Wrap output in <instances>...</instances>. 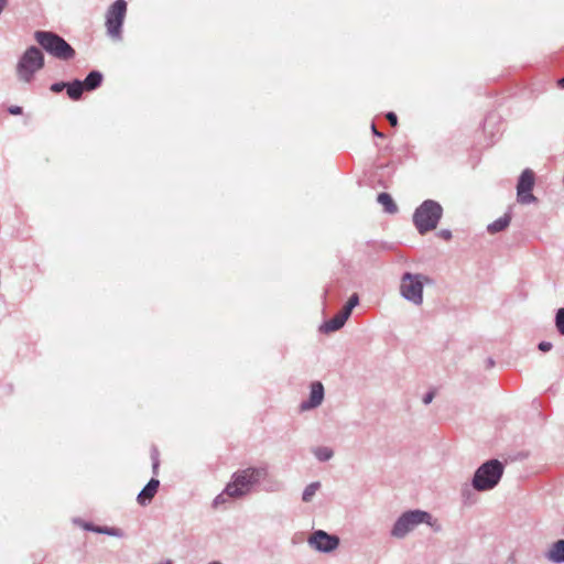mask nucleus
<instances>
[{
	"mask_svg": "<svg viewBox=\"0 0 564 564\" xmlns=\"http://www.w3.org/2000/svg\"><path fill=\"white\" fill-rule=\"evenodd\" d=\"M503 474V465L491 459L477 468L473 478V487L478 491H487L495 488Z\"/></svg>",
	"mask_w": 564,
	"mask_h": 564,
	"instance_id": "20e7f679",
	"label": "nucleus"
},
{
	"mask_svg": "<svg viewBox=\"0 0 564 564\" xmlns=\"http://www.w3.org/2000/svg\"><path fill=\"white\" fill-rule=\"evenodd\" d=\"M421 523H426L434 532H440L442 530V525L437 519L433 518V516L427 511L417 509L406 511L400 516L391 530V534L395 538L402 539Z\"/></svg>",
	"mask_w": 564,
	"mask_h": 564,
	"instance_id": "f257e3e1",
	"label": "nucleus"
},
{
	"mask_svg": "<svg viewBox=\"0 0 564 564\" xmlns=\"http://www.w3.org/2000/svg\"><path fill=\"white\" fill-rule=\"evenodd\" d=\"M561 85L564 87V77L561 79Z\"/></svg>",
	"mask_w": 564,
	"mask_h": 564,
	"instance_id": "473e14b6",
	"label": "nucleus"
},
{
	"mask_svg": "<svg viewBox=\"0 0 564 564\" xmlns=\"http://www.w3.org/2000/svg\"><path fill=\"white\" fill-rule=\"evenodd\" d=\"M398 117L394 112L390 111V127L397 126Z\"/></svg>",
	"mask_w": 564,
	"mask_h": 564,
	"instance_id": "bb28decb",
	"label": "nucleus"
},
{
	"mask_svg": "<svg viewBox=\"0 0 564 564\" xmlns=\"http://www.w3.org/2000/svg\"><path fill=\"white\" fill-rule=\"evenodd\" d=\"M315 455L319 460H327L333 456V452L328 447H318L315 449Z\"/></svg>",
	"mask_w": 564,
	"mask_h": 564,
	"instance_id": "aec40b11",
	"label": "nucleus"
},
{
	"mask_svg": "<svg viewBox=\"0 0 564 564\" xmlns=\"http://www.w3.org/2000/svg\"><path fill=\"white\" fill-rule=\"evenodd\" d=\"M324 399V387L319 381L311 384V393L308 401L302 402L300 405L301 411H306L318 406Z\"/></svg>",
	"mask_w": 564,
	"mask_h": 564,
	"instance_id": "9b49d317",
	"label": "nucleus"
},
{
	"mask_svg": "<svg viewBox=\"0 0 564 564\" xmlns=\"http://www.w3.org/2000/svg\"><path fill=\"white\" fill-rule=\"evenodd\" d=\"M378 202L388 210V193L383 192L378 195Z\"/></svg>",
	"mask_w": 564,
	"mask_h": 564,
	"instance_id": "4be33fe9",
	"label": "nucleus"
},
{
	"mask_svg": "<svg viewBox=\"0 0 564 564\" xmlns=\"http://www.w3.org/2000/svg\"><path fill=\"white\" fill-rule=\"evenodd\" d=\"M268 475L265 468H247L234 474L232 481L226 486L225 495L238 498L248 494L251 487Z\"/></svg>",
	"mask_w": 564,
	"mask_h": 564,
	"instance_id": "f03ea898",
	"label": "nucleus"
},
{
	"mask_svg": "<svg viewBox=\"0 0 564 564\" xmlns=\"http://www.w3.org/2000/svg\"><path fill=\"white\" fill-rule=\"evenodd\" d=\"M7 2H8V0H0V13L4 9V7L7 6Z\"/></svg>",
	"mask_w": 564,
	"mask_h": 564,
	"instance_id": "7c9ffc66",
	"label": "nucleus"
},
{
	"mask_svg": "<svg viewBox=\"0 0 564 564\" xmlns=\"http://www.w3.org/2000/svg\"><path fill=\"white\" fill-rule=\"evenodd\" d=\"M434 399V392L433 391H430L427 392L424 397H423V403L424 404H430Z\"/></svg>",
	"mask_w": 564,
	"mask_h": 564,
	"instance_id": "a878e982",
	"label": "nucleus"
},
{
	"mask_svg": "<svg viewBox=\"0 0 564 564\" xmlns=\"http://www.w3.org/2000/svg\"><path fill=\"white\" fill-rule=\"evenodd\" d=\"M37 43L56 58L67 61L74 57V48L61 36L46 31L35 32Z\"/></svg>",
	"mask_w": 564,
	"mask_h": 564,
	"instance_id": "39448f33",
	"label": "nucleus"
},
{
	"mask_svg": "<svg viewBox=\"0 0 564 564\" xmlns=\"http://www.w3.org/2000/svg\"><path fill=\"white\" fill-rule=\"evenodd\" d=\"M166 564H171V563H166Z\"/></svg>",
	"mask_w": 564,
	"mask_h": 564,
	"instance_id": "f704fd0d",
	"label": "nucleus"
},
{
	"mask_svg": "<svg viewBox=\"0 0 564 564\" xmlns=\"http://www.w3.org/2000/svg\"><path fill=\"white\" fill-rule=\"evenodd\" d=\"M160 481L152 478L138 496V502L142 506L150 502L158 492Z\"/></svg>",
	"mask_w": 564,
	"mask_h": 564,
	"instance_id": "ddd939ff",
	"label": "nucleus"
},
{
	"mask_svg": "<svg viewBox=\"0 0 564 564\" xmlns=\"http://www.w3.org/2000/svg\"><path fill=\"white\" fill-rule=\"evenodd\" d=\"M67 84L65 83H55L51 86V90L54 93H61L64 88H66Z\"/></svg>",
	"mask_w": 564,
	"mask_h": 564,
	"instance_id": "5701e85b",
	"label": "nucleus"
},
{
	"mask_svg": "<svg viewBox=\"0 0 564 564\" xmlns=\"http://www.w3.org/2000/svg\"><path fill=\"white\" fill-rule=\"evenodd\" d=\"M544 556L552 563H564V540L552 543Z\"/></svg>",
	"mask_w": 564,
	"mask_h": 564,
	"instance_id": "f8f14e48",
	"label": "nucleus"
},
{
	"mask_svg": "<svg viewBox=\"0 0 564 564\" xmlns=\"http://www.w3.org/2000/svg\"><path fill=\"white\" fill-rule=\"evenodd\" d=\"M210 564H221V563H219V562H213V563H210Z\"/></svg>",
	"mask_w": 564,
	"mask_h": 564,
	"instance_id": "72a5a7b5",
	"label": "nucleus"
},
{
	"mask_svg": "<svg viewBox=\"0 0 564 564\" xmlns=\"http://www.w3.org/2000/svg\"><path fill=\"white\" fill-rule=\"evenodd\" d=\"M152 459H153V473H154V474H156V470H158V468H159V459H158V455H156V454H154V455H153V457H152Z\"/></svg>",
	"mask_w": 564,
	"mask_h": 564,
	"instance_id": "c85d7f7f",
	"label": "nucleus"
},
{
	"mask_svg": "<svg viewBox=\"0 0 564 564\" xmlns=\"http://www.w3.org/2000/svg\"><path fill=\"white\" fill-rule=\"evenodd\" d=\"M438 236L445 240H449L452 238V232L451 230L448 229H442L440 232H438Z\"/></svg>",
	"mask_w": 564,
	"mask_h": 564,
	"instance_id": "393cba45",
	"label": "nucleus"
},
{
	"mask_svg": "<svg viewBox=\"0 0 564 564\" xmlns=\"http://www.w3.org/2000/svg\"><path fill=\"white\" fill-rule=\"evenodd\" d=\"M371 129L377 135L383 138V133L378 132L375 124L371 126Z\"/></svg>",
	"mask_w": 564,
	"mask_h": 564,
	"instance_id": "2f4dec72",
	"label": "nucleus"
},
{
	"mask_svg": "<svg viewBox=\"0 0 564 564\" xmlns=\"http://www.w3.org/2000/svg\"><path fill=\"white\" fill-rule=\"evenodd\" d=\"M9 111L12 115H20L22 112V108L19 106H13L9 109Z\"/></svg>",
	"mask_w": 564,
	"mask_h": 564,
	"instance_id": "cd10ccee",
	"label": "nucleus"
},
{
	"mask_svg": "<svg viewBox=\"0 0 564 564\" xmlns=\"http://www.w3.org/2000/svg\"><path fill=\"white\" fill-rule=\"evenodd\" d=\"M319 486H321L319 482L310 484L303 492V500L305 502L311 501L312 498L314 497V495L316 494V491L318 490Z\"/></svg>",
	"mask_w": 564,
	"mask_h": 564,
	"instance_id": "a211bd4d",
	"label": "nucleus"
},
{
	"mask_svg": "<svg viewBox=\"0 0 564 564\" xmlns=\"http://www.w3.org/2000/svg\"><path fill=\"white\" fill-rule=\"evenodd\" d=\"M308 542L316 550L322 552H330L339 544V539L336 535H330L323 530L315 531Z\"/></svg>",
	"mask_w": 564,
	"mask_h": 564,
	"instance_id": "9d476101",
	"label": "nucleus"
},
{
	"mask_svg": "<svg viewBox=\"0 0 564 564\" xmlns=\"http://www.w3.org/2000/svg\"><path fill=\"white\" fill-rule=\"evenodd\" d=\"M348 317L349 315L340 310L333 318L324 323L322 329L325 333L336 332L344 326Z\"/></svg>",
	"mask_w": 564,
	"mask_h": 564,
	"instance_id": "4468645a",
	"label": "nucleus"
},
{
	"mask_svg": "<svg viewBox=\"0 0 564 564\" xmlns=\"http://www.w3.org/2000/svg\"><path fill=\"white\" fill-rule=\"evenodd\" d=\"M398 210V206L397 204L392 200V198L390 197V214H393Z\"/></svg>",
	"mask_w": 564,
	"mask_h": 564,
	"instance_id": "c756f323",
	"label": "nucleus"
},
{
	"mask_svg": "<svg viewBox=\"0 0 564 564\" xmlns=\"http://www.w3.org/2000/svg\"><path fill=\"white\" fill-rule=\"evenodd\" d=\"M534 185V174L531 170H524L519 178L517 185L518 202L521 204H531L536 200V197L531 194Z\"/></svg>",
	"mask_w": 564,
	"mask_h": 564,
	"instance_id": "1a4fd4ad",
	"label": "nucleus"
},
{
	"mask_svg": "<svg viewBox=\"0 0 564 564\" xmlns=\"http://www.w3.org/2000/svg\"><path fill=\"white\" fill-rule=\"evenodd\" d=\"M538 347L541 351L546 352L552 349L553 345L550 341H541Z\"/></svg>",
	"mask_w": 564,
	"mask_h": 564,
	"instance_id": "b1692460",
	"label": "nucleus"
},
{
	"mask_svg": "<svg viewBox=\"0 0 564 564\" xmlns=\"http://www.w3.org/2000/svg\"><path fill=\"white\" fill-rule=\"evenodd\" d=\"M510 221H511V216L509 214H505L503 216H501L497 220H495L491 224H489L487 226V230L490 234L500 232V231L505 230L509 226Z\"/></svg>",
	"mask_w": 564,
	"mask_h": 564,
	"instance_id": "2eb2a0df",
	"label": "nucleus"
},
{
	"mask_svg": "<svg viewBox=\"0 0 564 564\" xmlns=\"http://www.w3.org/2000/svg\"><path fill=\"white\" fill-rule=\"evenodd\" d=\"M102 80V75L99 72H90L83 82L84 88L87 90L96 89Z\"/></svg>",
	"mask_w": 564,
	"mask_h": 564,
	"instance_id": "dca6fc26",
	"label": "nucleus"
},
{
	"mask_svg": "<svg viewBox=\"0 0 564 564\" xmlns=\"http://www.w3.org/2000/svg\"><path fill=\"white\" fill-rule=\"evenodd\" d=\"M84 89V85L79 80L69 83L66 86L67 95L73 100H78L82 97Z\"/></svg>",
	"mask_w": 564,
	"mask_h": 564,
	"instance_id": "f3484780",
	"label": "nucleus"
},
{
	"mask_svg": "<svg viewBox=\"0 0 564 564\" xmlns=\"http://www.w3.org/2000/svg\"><path fill=\"white\" fill-rule=\"evenodd\" d=\"M431 279L424 274L404 273L400 283L401 295L412 304L420 306L423 303V286Z\"/></svg>",
	"mask_w": 564,
	"mask_h": 564,
	"instance_id": "423d86ee",
	"label": "nucleus"
},
{
	"mask_svg": "<svg viewBox=\"0 0 564 564\" xmlns=\"http://www.w3.org/2000/svg\"><path fill=\"white\" fill-rule=\"evenodd\" d=\"M127 12L124 0H117L107 11L106 26L108 34L113 39H120L121 26Z\"/></svg>",
	"mask_w": 564,
	"mask_h": 564,
	"instance_id": "6e6552de",
	"label": "nucleus"
},
{
	"mask_svg": "<svg viewBox=\"0 0 564 564\" xmlns=\"http://www.w3.org/2000/svg\"><path fill=\"white\" fill-rule=\"evenodd\" d=\"M443 215L442 206L432 199L424 200L413 214V223L421 235L437 227Z\"/></svg>",
	"mask_w": 564,
	"mask_h": 564,
	"instance_id": "7ed1b4c3",
	"label": "nucleus"
},
{
	"mask_svg": "<svg viewBox=\"0 0 564 564\" xmlns=\"http://www.w3.org/2000/svg\"><path fill=\"white\" fill-rule=\"evenodd\" d=\"M358 301L359 299L357 294L351 295L341 310L350 316L351 311L358 304Z\"/></svg>",
	"mask_w": 564,
	"mask_h": 564,
	"instance_id": "412c9836",
	"label": "nucleus"
},
{
	"mask_svg": "<svg viewBox=\"0 0 564 564\" xmlns=\"http://www.w3.org/2000/svg\"><path fill=\"white\" fill-rule=\"evenodd\" d=\"M555 326L557 332L564 336V308H558L555 315Z\"/></svg>",
	"mask_w": 564,
	"mask_h": 564,
	"instance_id": "6ab92c4d",
	"label": "nucleus"
},
{
	"mask_svg": "<svg viewBox=\"0 0 564 564\" xmlns=\"http://www.w3.org/2000/svg\"><path fill=\"white\" fill-rule=\"evenodd\" d=\"M44 65V56L42 52L35 47H29L17 65V74L23 82L29 83L34 73L41 69Z\"/></svg>",
	"mask_w": 564,
	"mask_h": 564,
	"instance_id": "0eeeda50",
	"label": "nucleus"
}]
</instances>
